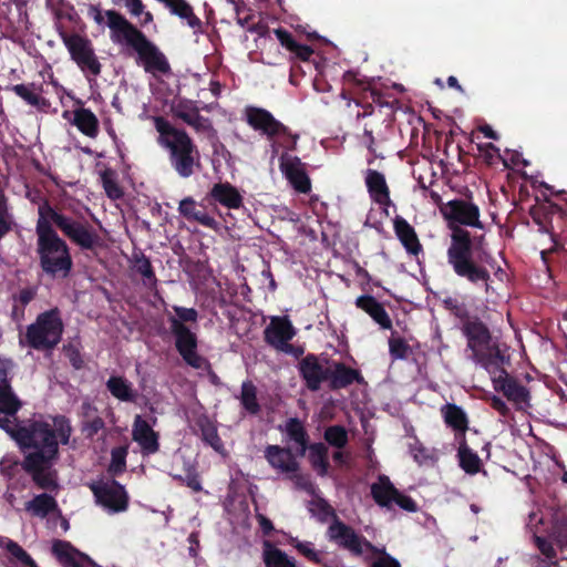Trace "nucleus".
I'll use <instances>...</instances> for the list:
<instances>
[{
	"label": "nucleus",
	"mask_w": 567,
	"mask_h": 567,
	"mask_svg": "<svg viewBox=\"0 0 567 567\" xmlns=\"http://www.w3.org/2000/svg\"><path fill=\"white\" fill-rule=\"evenodd\" d=\"M38 215L37 254L42 271L53 279L68 278L73 268L70 248L53 226L81 249L93 250L102 246L101 236L83 216H68L53 208L49 202L38 207Z\"/></svg>",
	"instance_id": "nucleus-1"
},
{
	"label": "nucleus",
	"mask_w": 567,
	"mask_h": 567,
	"mask_svg": "<svg viewBox=\"0 0 567 567\" xmlns=\"http://www.w3.org/2000/svg\"><path fill=\"white\" fill-rule=\"evenodd\" d=\"M451 230L447 262L454 272L471 284L483 282L488 288L489 271L481 264L489 255L483 249L484 236L471 238L461 226L483 228L480 209L473 203L455 199L440 207Z\"/></svg>",
	"instance_id": "nucleus-2"
},
{
	"label": "nucleus",
	"mask_w": 567,
	"mask_h": 567,
	"mask_svg": "<svg viewBox=\"0 0 567 567\" xmlns=\"http://www.w3.org/2000/svg\"><path fill=\"white\" fill-rule=\"evenodd\" d=\"M157 132V143L168 154L171 166L182 178H188L202 169L200 152L189 136L181 127L175 126L166 117H151Z\"/></svg>",
	"instance_id": "nucleus-3"
},
{
	"label": "nucleus",
	"mask_w": 567,
	"mask_h": 567,
	"mask_svg": "<svg viewBox=\"0 0 567 567\" xmlns=\"http://www.w3.org/2000/svg\"><path fill=\"white\" fill-rule=\"evenodd\" d=\"M72 434L70 420L63 415L53 417V424L34 422L30 429H21L16 439L20 445L31 447L30 454L42 455L44 458L58 460L59 441L68 444Z\"/></svg>",
	"instance_id": "nucleus-4"
},
{
	"label": "nucleus",
	"mask_w": 567,
	"mask_h": 567,
	"mask_svg": "<svg viewBox=\"0 0 567 567\" xmlns=\"http://www.w3.org/2000/svg\"><path fill=\"white\" fill-rule=\"evenodd\" d=\"M63 322L58 309H51L38 316L34 323L27 328L24 342L35 350H52L61 341Z\"/></svg>",
	"instance_id": "nucleus-5"
},
{
	"label": "nucleus",
	"mask_w": 567,
	"mask_h": 567,
	"mask_svg": "<svg viewBox=\"0 0 567 567\" xmlns=\"http://www.w3.org/2000/svg\"><path fill=\"white\" fill-rule=\"evenodd\" d=\"M63 43L68 48L72 60L84 72L97 76L102 72L100 63L92 42L78 33L63 34Z\"/></svg>",
	"instance_id": "nucleus-6"
},
{
	"label": "nucleus",
	"mask_w": 567,
	"mask_h": 567,
	"mask_svg": "<svg viewBox=\"0 0 567 567\" xmlns=\"http://www.w3.org/2000/svg\"><path fill=\"white\" fill-rule=\"evenodd\" d=\"M171 331L175 337V346L184 361L195 369H206L208 361L197 353V337L175 317L169 319Z\"/></svg>",
	"instance_id": "nucleus-7"
},
{
	"label": "nucleus",
	"mask_w": 567,
	"mask_h": 567,
	"mask_svg": "<svg viewBox=\"0 0 567 567\" xmlns=\"http://www.w3.org/2000/svg\"><path fill=\"white\" fill-rule=\"evenodd\" d=\"M96 503L111 513L124 512L128 507V495L115 480H100L89 485Z\"/></svg>",
	"instance_id": "nucleus-8"
},
{
	"label": "nucleus",
	"mask_w": 567,
	"mask_h": 567,
	"mask_svg": "<svg viewBox=\"0 0 567 567\" xmlns=\"http://www.w3.org/2000/svg\"><path fill=\"white\" fill-rule=\"evenodd\" d=\"M106 25L114 43L127 45L133 50L146 38V35L133 24L124 14L116 10H106Z\"/></svg>",
	"instance_id": "nucleus-9"
},
{
	"label": "nucleus",
	"mask_w": 567,
	"mask_h": 567,
	"mask_svg": "<svg viewBox=\"0 0 567 567\" xmlns=\"http://www.w3.org/2000/svg\"><path fill=\"white\" fill-rule=\"evenodd\" d=\"M55 461L38 454H28L22 462V468L32 477L39 488L56 491L59 483L58 472L53 468Z\"/></svg>",
	"instance_id": "nucleus-10"
},
{
	"label": "nucleus",
	"mask_w": 567,
	"mask_h": 567,
	"mask_svg": "<svg viewBox=\"0 0 567 567\" xmlns=\"http://www.w3.org/2000/svg\"><path fill=\"white\" fill-rule=\"evenodd\" d=\"M371 495L374 502L382 507L392 508L395 504L406 512L414 513L417 511L415 502L410 496L399 492L385 475H380L378 481L371 485Z\"/></svg>",
	"instance_id": "nucleus-11"
},
{
	"label": "nucleus",
	"mask_w": 567,
	"mask_h": 567,
	"mask_svg": "<svg viewBox=\"0 0 567 567\" xmlns=\"http://www.w3.org/2000/svg\"><path fill=\"white\" fill-rule=\"evenodd\" d=\"M327 535L329 540L357 556L365 549L378 551L370 542L359 536L352 527L346 525L338 517H334V520L328 527Z\"/></svg>",
	"instance_id": "nucleus-12"
},
{
	"label": "nucleus",
	"mask_w": 567,
	"mask_h": 567,
	"mask_svg": "<svg viewBox=\"0 0 567 567\" xmlns=\"http://www.w3.org/2000/svg\"><path fill=\"white\" fill-rule=\"evenodd\" d=\"M171 113L174 118L187 124L196 133H209L214 131L210 120L202 116L198 106L190 100L182 99L173 102Z\"/></svg>",
	"instance_id": "nucleus-13"
},
{
	"label": "nucleus",
	"mask_w": 567,
	"mask_h": 567,
	"mask_svg": "<svg viewBox=\"0 0 567 567\" xmlns=\"http://www.w3.org/2000/svg\"><path fill=\"white\" fill-rule=\"evenodd\" d=\"M138 61L145 72L153 75L171 73V65L163 52L147 38H145L135 49Z\"/></svg>",
	"instance_id": "nucleus-14"
},
{
	"label": "nucleus",
	"mask_w": 567,
	"mask_h": 567,
	"mask_svg": "<svg viewBox=\"0 0 567 567\" xmlns=\"http://www.w3.org/2000/svg\"><path fill=\"white\" fill-rule=\"evenodd\" d=\"M245 116L254 130L261 132L269 140H275L279 133L286 132V126L265 109L248 106L245 110Z\"/></svg>",
	"instance_id": "nucleus-15"
},
{
	"label": "nucleus",
	"mask_w": 567,
	"mask_h": 567,
	"mask_svg": "<svg viewBox=\"0 0 567 567\" xmlns=\"http://www.w3.org/2000/svg\"><path fill=\"white\" fill-rule=\"evenodd\" d=\"M265 340L277 350L288 352L289 341L295 336V328L287 317H274L264 331Z\"/></svg>",
	"instance_id": "nucleus-16"
},
{
	"label": "nucleus",
	"mask_w": 567,
	"mask_h": 567,
	"mask_svg": "<svg viewBox=\"0 0 567 567\" xmlns=\"http://www.w3.org/2000/svg\"><path fill=\"white\" fill-rule=\"evenodd\" d=\"M280 168L297 192L307 194L311 190L310 178L300 158L284 154L280 158Z\"/></svg>",
	"instance_id": "nucleus-17"
},
{
	"label": "nucleus",
	"mask_w": 567,
	"mask_h": 567,
	"mask_svg": "<svg viewBox=\"0 0 567 567\" xmlns=\"http://www.w3.org/2000/svg\"><path fill=\"white\" fill-rule=\"evenodd\" d=\"M471 359L477 364L482 365L489 373H496L502 369L503 355L496 341L491 338L480 346H475L472 349Z\"/></svg>",
	"instance_id": "nucleus-18"
},
{
	"label": "nucleus",
	"mask_w": 567,
	"mask_h": 567,
	"mask_svg": "<svg viewBox=\"0 0 567 567\" xmlns=\"http://www.w3.org/2000/svg\"><path fill=\"white\" fill-rule=\"evenodd\" d=\"M299 371L310 391H318L323 381H328L329 364H322L313 354H308L299 362Z\"/></svg>",
	"instance_id": "nucleus-19"
},
{
	"label": "nucleus",
	"mask_w": 567,
	"mask_h": 567,
	"mask_svg": "<svg viewBox=\"0 0 567 567\" xmlns=\"http://www.w3.org/2000/svg\"><path fill=\"white\" fill-rule=\"evenodd\" d=\"M499 375L493 379L494 389L502 391L504 395L518 406L528 405L529 392L519 384L517 380L511 378L505 370L501 369Z\"/></svg>",
	"instance_id": "nucleus-20"
},
{
	"label": "nucleus",
	"mask_w": 567,
	"mask_h": 567,
	"mask_svg": "<svg viewBox=\"0 0 567 567\" xmlns=\"http://www.w3.org/2000/svg\"><path fill=\"white\" fill-rule=\"evenodd\" d=\"M132 439L145 455L154 454L159 450L158 433L141 415H136L132 429Z\"/></svg>",
	"instance_id": "nucleus-21"
},
{
	"label": "nucleus",
	"mask_w": 567,
	"mask_h": 567,
	"mask_svg": "<svg viewBox=\"0 0 567 567\" xmlns=\"http://www.w3.org/2000/svg\"><path fill=\"white\" fill-rule=\"evenodd\" d=\"M265 458L280 473H296L299 470V463L292 452L279 445H268L265 449Z\"/></svg>",
	"instance_id": "nucleus-22"
},
{
	"label": "nucleus",
	"mask_w": 567,
	"mask_h": 567,
	"mask_svg": "<svg viewBox=\"0 0 567 567\" xmlns=\"http://www.w3.org/2000/svg\"><path fill=\"white\" fill-rule=\"evenodd\" d=\"M328 381L331 390H339L354 382L361 383L363 378L358 370L349 368L341 362H332L329 364Z\"/></svg>",
	"instance_id": "nucleus-23"
},
{
	"label": "nucleus",
	"mask_w": 567,
	"mask_h": 567,
	"mask_svg": "<svg viewBox=\"0 0 567 567\" xmlns=\"http://www.w3.org/2000/svg\"><path fill=\"white\" fill-rule=\"evenodd\" d=\"M460 317L462 318V332L466 337L468 349L480 346L492 338L489 329L480 318L467 315Z\"/></svg>",
	"instance_id": "nucleus-24"
},
{
	"label": "nucleus",
	"mask_w": 567,
	"mask_h": 567,
	"mask_svg": "<svg viewBox=\"0 0 567 567\" xmlns=\"http://www.w3.org/2000/svg\"><path fill=\"white\" fill-rule=\"evenodd\" d=\"M365 184L373 202L384 207V210L386 212V208L392 205V200L390 198V190L384 175L378 171L368 169Z\"/></svg>",
	"instance_id": "nucleus-25"
},
{
	"label": "nucleus",
	"mask_w": 567,
	"mask_h": 567,
	"mask_svg": "<svg viewBox=\"0 0 567 567\" xmlns=\"http://www.w3.org/2000/svg\"><path fill=\"white\" fill-rule=\"evenodd\" d=\"M178 212L188 221H196L213 229L217 227L215 218L206 212L203 205L196 203L192 197H186L179 202Z\"/></svg>",
	"instance_id": "nucleus-26"
},
{
	"label": "nucleus",
	"mask_w": 567,
	"mask_h": 567,
	"mask_svg": "<svg viewBox=\"0 0 567 567\" xmlns=\"http://www.w3.org/2000/svg\"><path fill=\"white\" fill-rule=\"evenodd\" d=\"M355 306L368 313L382 329H391L392 320L384 309L383 305L370 295H363L357 298Z\"/></svg>",
	"instance_id": "nucleus-27"
},
{
	"label": "nucleus",
	"mask_w": 567,
	"mask_h": 567,
	"mask_svg": "<svg viewBox=\"0 0 567 567\" xmlns=\"http://www.w3.org/2000/svg\"><path fill=\"white\" fill-rule=\"evenodd\" d=\"M11 91L38 110H45L50 105L49 101L42 95V83L16 84L11 87Z\"/></svg>",
	"instance_id": "nucleus-28"
},
{
	"label": "nucleus",
	"mask_w": 567,
	"mask_h": 567,
	"mask_svg": "<svg viewBox=\"0 0 567 567\" xmlns=\"http://www.w3.org/2000/svg\"><path fill=\"white\" fill-rule=\"evenodd\" d=\"M394 230L409 254L414 256L419 255L422 250V245L417 238L414 228L402 217L396 216L394 219Z\"/></svg>",
	"instance_id": "nucleus-29"
},
{
	"label": "nucleus",
	"mask_w": 567,
	"mask_h": 567,
	"mask_svg": "<svg viewBox=\"0 0 567 567\" xmlns=\"http://www.w3.org/2000/svg\"><path fill=\"white\" fill-rule=\"evenodd\" d=\"M72 124L90 138H95L100 132V124L96 115L89 109L80 107L73 111Z\"/></svg>",
	"instance_id": "nucleus-30"
},
{
	"label": "nucleus",
	"mask_w": 567,
	"mask_h": 567,
	"mask_svg": "<svg viewBox=\"0 0 567 567\" xmlns=\"http://www.w3.org/2000/svg\"><path fill=\"white\" fill-rule=\"evenodd\" d=\"M441 413L447 426L452 427L456 433L465 440V432L468 429V419L466 413L456 404L446 403L441 408Z\"/></svg>",
	"instance_id": "nucleus-31"
},
{
	"label": "nucleus",
	"mask_w": 567,
	"mask_h": 567,
	"mask_svg": "<svg viewBox=\"0 0 567 567\" xmlns=\"http://www.w3.org/2000/svg\"><path fill=\"white\" fill-rule=\"evenodd\" d=\"M210 196L219 204L237 209L243 205V197L239 192L229 183L215 184L210 190Z\"/></svg>",
	"instance_id": "nucleus-32"
},
{
	"label": "nucleus",
	"mask_w": 567,
	"mask_h": 567,
	"mask_svg": "<svg viewBox=\"0 0 567 567\" xmlns=\"http://www.w3.org/2000/svg\"><path fill=\"white\" fill-rule=\"evenodd\" d=\"M262 560L266 567H297L296 560L269 540L264 542Z\"/></svg>",
	"instance_id": "nucleus-33"
},
{
	"label": "nucleus",
	"mask_w": 567,
	"mask_h": 567,
	"mask_svg": "<svg viewBox=\"0 0 567 567\" xmlns=\"http://www.w3.org/2000/svg\"><path fill=\"white\" fill-rule=\"evenodd\" d=\"M24 508L32 516L44 518L58 509V504L53 496L43 493L27 502Z\"/></svg>",
	"instance_id": "nucleus-34"
},
{
	"label": "nucleus",
	"mask_w": 567,
	"mask_h": 567,
	"mask_svg": "<svg viewBox=\"0 0 567 567\" xmlns=\"http://www.w3.org/2000/svg\"><path fill=\"white\" fill-rule=\"evenodd\" d=\"M275 34L280 44L296 55L301 61H308L313 54L311 47L296 42L290 32L284 29H276Z\"/></svg>",
	"instance_id": "nucleus-35"
},
{
	"label": "nucleus",
	"mask_w": 567,
	"mask_h": 567,
	"mask_svg": "<svg viewBox=\"0 0 567 567\" xmlns=\"http://www.w3.org/2000/svg\"><path fill=\"white\" fill-rule=\"evenodd\" d=\"M106 388L117 400L133 402L136 398L132 383L123 377H111L106 382Z\"/></svg>",
	"instance_id": "nucleus-36"
},
{
	"label": "nucleus",
	"mask_w": 567,
	"mask_h": 567,
	"mask_svg": "<svg viewBox=\"0 0 567 567\" xmlns=\"http://www.w3.org/2000/svg\"><path fill=\"white\" fill-rule=\"evenodd\" d=\"M309 461L312 468L320 476H324L328 473V447L323 443H315L309 447Z\"/></svg>",
	"instance_id": "nucleus-37"
},
{
	"label": "nucleus",
	"mask_w": 567,
	"mask_h": 567,
	"mask_svg": "<svg viewBox=\"0 0 567 567\" xmlns=\"http://www.w3.org/2000/svg\"><path fill=\"white\" fill-rule=\"evenodd\" d=\"M197 425L200 430L202 439L215 451L220 452L224 449V444L218 435L215 423L207 416H200L197 420Z\"/></svg>",
	"instance_id": "nucleus-38"
},
{
	"label": "nucleus",
	"mask_w": 567,
	"mask_h": 567,
	"mask_svg": "<svg viewBox=\"0 0 567 567\" xmlns=\"http://www.w3.org/2000/svg\"><path fill=\"white\" fill-rule=\"evenodd\" d=\"M285 431L289 439L300 446L301 455L308 447V434L302 422L297 417H291L286 422Z\"/></svg>",
	"instance_id": "nucleus-39"
},
{
	"label": "nucleus",
	"mask_w": 567,
	"mask_h": 567,
	"mask_svg": "<svg viewBox=\"0 0 567 567\" xmlns=\"http://www.w3.org/2000/svg\"><path fill=\"white\" fill-rule=\"evenodd\" d=\"M458 458L461 467L468 474H476L481 471L482 462L477 454L472 452L465 440H462L458 447Z\"/></svg>",
	"instance_id": "nucleus-40"
},
{
	"label": "nucleus",
	"mask_w": 567,
	"mask_h": 567,
	"mask_svg": "<svg viewBox=\"0 0 567 567\" xmlns=\"http://www.w3.org/2000/svg\"><path fill=\"white\" fill-rule=\"evenodd\" d=\"M21 401L12 391L10 384H0V412L7 415H14L21 408Z\"/></svg>",
	"instance_id": "nucleus-41"
},
{
	"label": "nucleus",
	"mask_w": 567,
	"mask_h": 567,
	"mask_svg": "<svg viewBox=\"0 0 567 567\" xmlns=\"http://www.w3.org/2000/svg\"><path fill=\"white\" fill-rule=\"evenodd\" d=\"M128 454V445L117 446L111 451V462L107 472L112 475H118L126 470V456Z\"/></svg>",
	"instance_id": "nucleus-42"
},
{
	"label": "nucleus",
	"mask_w": 567,
	"mask_h": 567,
	"mask_svg": "<svg viewBox=\"0 0 567 567\" xmlns=\"http://www.w3.org/2000/svg\"><path fill=\"white\" fill-rule=\"evenodd\" d=\"M240 402L251 414H257L260 411V405L257 401V389L251 382L243 383Z\"/></svg>",
	"instance_id": "nucleus-43"
},
{
	"label": "nucleus",
	"mask_w": 567,
	"mask_h": 567,
	"mask_svg": "<svg viewBox=\"0 0 567 567\" xmlns=\"http://www.w3.org/2000/svg\"><path fill=\"white\" fill-rule=\"evenodd\" d=\"M134 269L138 272L146 285L155 286L156 285V276L154 274L152 264L150 259L144 255H138L134 257Z\"/></svg>",
	"instance_id": "nucleus-44"
},
{
	"label": "nucleus",
	"mask_w": 567,
	"mask_h": 567,
	"mask_svg": "<svg viewBox=\"0 0 567 567\" xmlns=\"http://www.w3.org/2000/svg\"><path fill=\"white\" fill-rule=\"evenodd\" d=\"M309 512L317 517L321 523L327 522L329 518L338 517L334 509L322 498H316L309 502Z\"/></svg>",
	"instance_id": "nucleus-45"
},
{
	"label": "nucleus",
	"mask_w": 567,
	"mask_h": 567,
	"mask_svg": "<svg viewBox=\"0 0 567 567\" xmlns=\"http://www.w3.org/2000/svg\"><path fill=\"white\" fill-rule=\"evenodd\" d=\"M101 181L106 195L112 199H118L123 192L116 182V174L112 169H104L101 173Z\"/></svg>",
	"instance_id": "nucleus-46"
},
{
	"label": "nucleus",
	"mask_w": 567,
	"mask_h": 567,
	"mask_svg": "<svg viewBox=\"0 0 567 567\" xmlns=\"http://www.w3.org/2000/svg\"><path fill=\"white\" fill-rule=\"evenodd\" d=\"M324 440L331 446L343 449L348 444V432L341 425H331L324 431Z\"/></svg>",
	"instance_id": "nucleus-47"
},
{
	"label": "nucleus",
	"mask_w": 567,
	"mask_h": 567,
	"mask_svg": "<svg viewBox=\"0 0 567 567\" xmlns=\"http://www.w3.org/2000/svg\"><path fill=\"white\" fill-rule=\"evenodd\" d=\"M53 554L65 565H75V549L66 542L55 540L52 546Z\"/></svg>",
	"instance_id": "nucleus-48"
},
{
	"label": "nucleus",
	"mask_w": 567,
	"mask_h": 567,
	"mask_svg": "<svg viewBox=\"0 0 567 567\" xmlns=\"http://www.w3.org/2000/svg\"><path fill=\"white\" fill-rule=\"evenodd\" d=\"M389 351L393 359L403 360L409 357L411 348L403 338L392 336L389 339Z\"/></svg>",
	"instance_id": "nucleus-49"
},
{
	"label": "nucleus",
	"mask_w": 567,
	"mask_h": 567,
	"mask_svg": "<svg viewBox=\"0 0 567 567\" xmlns=\"http://www.w3.org/2000/svg\"><path fill=\"white\" fill-rule=\"evenodd\" d=\"M289 544L298 550L299 554L305 556L307 559L313 563H320L321 558L319 554L315 550L312 543L310 542H301L296 537H291L289 539Z\"/></svg>",
	"instance_id": "nucleus-50"
},
{
	"label": "nucleus",
	"mask_w": 567,
	"mask_h": 567,
	"mask_svg": "<svg viewBox=\"0 0 567 567\" xmlns=\"http://www.w3.org/2000/svg\"><path fill=\"white\" fill-rule=\"evenodd\" d=\"M3 546L14 558H17L23 565L29 567H35L34 560L18 543L8 539Z\"/></svg>",
	"instance_id": "nucleus-51"
},
{
	"label": "nucleus",
	"mask_w": 567,
	"mask_h": 567,
	"mask_svg": "<svg viewBox=\"0 0 567 567\" xmlns=\"http://www.w3.org/2000/svg\"><path fill=\"white\" fill-rule=\"evenodd\" d=\"M113 3L124 7L128 14L134 18H140L146 8L142 0H113Z\"/></svg>",
	"instance_id": "nucleus-52"
},
{
	"label": "nucleus",
	"mask_w": 567,
	"mask_h": 567,
	"mask_svg": "<svg viewBox=\"0 0 567 567\" xmlns=\"http://www.w3.org/2000/svg\"><path fill=\"white\" fill-rule=\"evenodd\" d=\"M534 543H535L536 547L539 549V551L542 553V555L545 556V559L556 560L557 553H556L553 544L548 539H546L542 536L535 535Z\"/></svg>",
	"instance_id": "nucleus-53"
},
{
	"label": "nucleus",
	"mask_w": 567,
	"mask_h": 567,
	"mask_svg": "<svg viewBox=\"0 0 567 567\" xmlns=\"http://www.w3.org/2000/svg\"><path fill=\"white\" fill-rule=\"evenodd\" d=\"M105 426V423L102 417L95 415L89 420H84L82 424V431L85 433L86 437L92 439L99 431H101Z\"/></svg>",
	"instance_id": "nucleus-54"
},
{
	"label": "nucleus",
	"mask_w": 567,
	"mask_h": 567,
	"mask_svg": "<svg viewBox=\"0 0 567 567\" xmlns=\"http://www.w3.org/2000/svg\"><path fill=\"white\" fill-rule=\"evenodd\" d=\"M298 138H299L298 134H292L289 131V128L286 127V132L279 133L274 141L279 143L281 146H284L288 150H295Z\"/></svg>",
	"instance_id": "nucleus-55"
},
{
	"label": "nucleus",
	"mask_w": 567,
	"mask_h": 567,
	"mask_svg": "<svg viewBox=\"0 0 567 567\" xmlns=\"http://www.w3.org/2000/svg\"><path fill=\"white\" fill-rule=\"evenodd\" d=\"M174 311L178 317L176 319L181 322H196L197 320V311L193 308L174 307Z\"/></svg>",
	"instance_id": "nucleus-56"
},
{
	"label": "nucleus",
	"mask_w": 567,
	"mask_h": 567,
	"mask_svg": "<svg viewBox=\"0 0 567 567\" xmlns=\"http://www.w3.org/2000/svg\"><path fill=\"white\" fill-rule=\"evenodd\" d=\"M291 474V480L298 488L305 489L307 492H313V485L308 475L300 474L298 472Z\"/></svg>",
	"instance_id": "nucleus-57"
},
{
	"label": "nucleus",
	"mask_w": 567,
	"mask_h": 567,
	"mask_svg": "<svg viewBox=\"0 0 567 567\" xmlns=\"http://www.w3.org/2000/svg\"><path fill=\"white\" fill-rule=\"evenodd\" d=\"M372 567H401L400 563L393 557L383 554L381 557L375 559L372 564Z\"/></svg>",
	"instance_id": "nucleus-58"
},
{
	"label": "nucleus",
	"mask_w": 567,
	"mask_h": 567,
	"mask_svg": "<svg viewBox=\"0 0 567 567\" xmlns=\"http://www.w3.org/2000/svg\"><path fill=\"white\" fill-rule=\"evenodd\" d=\"M491 406L503 416H506L509 413V409L506 403L498 396H493L491 399Z\"/></svg>",
	"instance_id": "nucleus-59"
},
{
	"label": "nucleus",
	"mask_w": 567,
	"mask_h": 567,
	"mask_svg": "<svg viewBox=\"0 0 567 567\" xmlns=\"http://www.w3.org/2000/svg\"><path fill=\"white\" fill-rule=\"evenodd\" d=\"M89 13L97 24H103L104 22L106 23L105 12H102L99 6L91 4L89 8Z\"/></svg>",
	"instance_id": "nucleus-60"
},
{
	"label": "nucleus",
	"mask_w": 567,
	"mask_h": 567,
	"mask_svg": "<svg viewBox=\"0 0 567 567\" xmlns=\"http://www.w3.org/2000/svg\"><path fill=\"white\" fill-rule=\"evenodd\" d=\"M256 518L259 523V526L265 535H269L274 530V525L269 518H267L262 514H257Z\"/></svg>",
	"instance_id": "nucleus-61"
},
{
	"label": "nucleus",
	"mask_w": 567,
	"mask_h": 567,
	"mask_svg": "<svg viewBox=\"0 0 567 567\" xmlns=\"http://www.w3.org/2000/svg\"><path fill=\"white\" fill-rule=\"evenodd\" d=\"M532 565L533 567H558L557 560H548L545 558H542L540 556H534L532 557Z\"/></svg>",
	"instance_id": "nucleus-62"
},
{
	"label": "nucleus",
	"mask_w": 567,
	"mask_h": 567,
	"mask_svg": "<svg viewBox=\"0 0 567 567\" xmlns=\"http://www.w3.org/2000/svg\"><path fill=\"white\" fill-rule=\"evenodd\" d=\"M186 484L194 492H200L202 491L200 482L198 480L197 474H195V473L187 474V476H186Z\"/></svg>",
	"instance_id": "nucleus-63"
},
{
	"label": "nucleus",
	"mask_w": 567,
	"mask_h": 567,
	"mask_svg": "<svg viewBox=\"0 0 567 567\" xmlns=\"http://www.w3.org/2000/svg\"><path fill=\"white\" fill-rule=\"evenodd\" d=\"M82 413L85 420H89L96 415V409L89 402L82 404Z\"/></svg>",
	"instance_id": "nucleus-64"
}]
</instances>
